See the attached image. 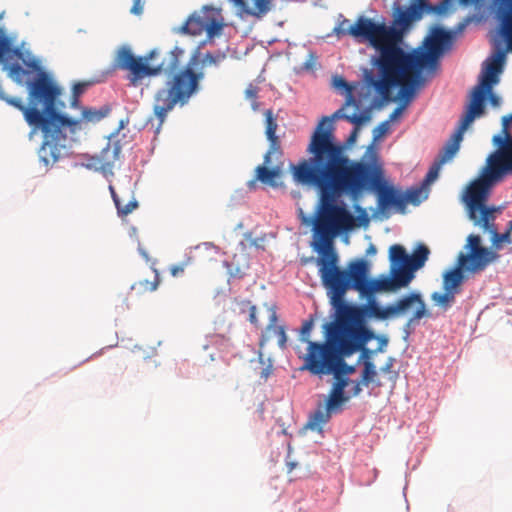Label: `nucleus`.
<instances>
[{
    "label": "nucleus",
    "instance_id": "obj_4",
    "mask_svg": "<svg viewBox=\"0 0 512 512\" xmlns=\"http://www.w3.org/2000/svg\"><path fill=\"white\" fill-rule=\"evenodd\" d=\"M156 50L150 51L144 57H135L129 47H121L115 57V66L121 70L129 71L128 80L132 86L141 84L145 77L157 76L161 73L168 75L163 88L154 96L153 112L162 124L167 114L179 104L183 106L198 91L199 83L204 77L202 71L195 72L193 66L198 61L194 55L188 64L180 68V60L184 51L174 47L157 66H150L148 62L156 57Z\"/></svg>",
    "mask_w": 512,
    "mask_h": 512
},
{
    "label": "nucleus",
    "instance_id": "obj_46",
    "mask_svg": "<svg viewBox=\"0 0 512 512\" xmlns=\"http://www.w3.org/2000/svg\"><path fill=\"white\" fill-rule=\"evenodd\" d=\"M109 191L111 193V197H112V199L114 201V204L116 205V201H120V199H119V197H118V195H117V193H116V191H115V189H114V187L112 185H109Z\"/></svg>",
    "mask_w": 512,
    "mask_h": 512
},
{
    "label": "nucleus",
    "instance_id": "obj_55",
    "mask_svg": "<svg viewBox=\"0 0 512 512\" xmlns=\"http://www.w3.org/2000/svg\"><path fill=\"white\" fill-rule=\"evenodd\" d=\"M29 66L34 68V69H39V66H38L37 62H35V61L30 63Z\"/></svg>",
    "mask_w": 512,
    "mask_h": 512
},
{
    "label": "nucleus",
    "instance_id": "obj_12",
    "mask_svg": "<svg viewBox=\"0 0 512 512\" xmlns=\"http://www.w3.org/2000/svg\"><path fill=\"white\" fill-rule=\"evenodd\" d=\"M392 318L401 317L412 313L411 317L405 324V328L409 329L419 322L422 318L430 317L427 310L426 303L419 292H410L400 298L394 303L390 304Z\"/></svg>",
    "mask_w": 512,
    "mask_h": 512
},
{
    "label": "nucleus",
    "instance_id": "obj_18",
    "mask_svg": "<svg viewBox=\"0 0 512 512\" xmlns=\"http://www.w3.org/2000/svg\"><path fill=\"white\" fill-rule=\"evenodd\" d=\"M343 110H344V107L335 111L333 113V115H331V116H323L316 127V129H317L320 126V124L324 121V119L327 118L322 126L323 130L325 131L328 128L330 129L331 134H332V143L334 145H338V146H339V144H336L334 142V134H333V130H334L333 120L334 119H345L346 121L355 125V128L353 129V131L351 132L350 136L347 139V142L350 144H352L356 141V138L358 136L359 126L370 120V115L367 112H364L362 114L353 113L352 115H348V114L343 113ZM340 147L343 149V147L341 145H340Z\"/></svg>",
    "mask_w": 512,
    "mask_h": 512
},
{
    "label": "nucleus",
    "instance_id": "obj_16",
    "mask_svg": "<svg viewBox=\"0 0 512 512\" xmlns=\"http://www.w3.org/2000/svg\"><path fill=\"white\" fill-rule=\"evenodd\" d=\"M498 150L491 154L487 159V167L499 178L512 173V137L503 139L497 135L493 138Z\"/></svg>",
    "mask_w": 512,
    "mask_h": 512
},
{
    "label": "nucleus",
    "instance_id": "obj_30",
    "mask_svg": "<svg viewBox=\"0 0 512 512\" xmlns=\"http://www.w3.org/2000/svg\"><path fill=\"white\" fill-rule=\"evenodd\" d=\"M455 295L452 291L444 290V293L434 292L431 299L437 305L447 308L455 301Z\"/></svg>",
    "mask_w": 512,
    "mask_h": 512
},
{
    "label": "nucleus",
    "instance_id": "obj_6",
    "mask_svg": "<svg viewBox=\"0 0 512 512\" xmlns=\"http://www.w3.org/2000/svg\"><path fill=\"white\" fill-rule=\"evenodd\" d=\"M465 249L468 251L459 253L456 266L443 275V289L452 291L454 294L460 292L466 273L482 272L500 257L497 252L482 246L481 237L476 234H470L467 237Z\"/></svg>",
    "mask_w": 512,
    "mask_h": 512
},
{
    "label": "nucleus",
    "instance_id": "obj_40",
    "mask_svg": "<svg viewBox=\"0 0 512 512\" xmlns=\"http://www.w3.org/2000/svg\"><path fill=\"white\" fill-rule=\"evenodd\" d=\"M512 122V115L505 116L502 119V133L503 139H508V137H512L511 133L509 132V125Z\"/></svg>",
    "mask_w": 512,
    "mask_h": 512
},
{
    "label": "nucleus",
    "instance_id": "obj_56",
    "mask_svg": "<svg viewBox=\"0 0 512 512\" xmlns=\"http://www.w3.org/2000/svg\"><path fill=\"white\" fill-rule=\"evenodd\" d=\"M451 1H452V0H442V2L445 4V6L447 7V9H449Z\"/></svg>",
    "mask_w": 512,
    "mask_h": 512
},
{
    "label": "nucleus",
    "instance_id": "obj_22",
    "mask_svg": "<svg viewBox=\"0 0 512 512\" xmlns=\"http://www.w3.org/2000/svg\"><path fill=\"white\" fill-rule=\"evenodd\" d=\"M342 332L348 336L356 335L360 338H367V340L363 343V345L359 348L358 351L361 352L359 357V362L362 361L363 363L365 361H371V357L373 354V351L366 347L367 343L375 338L374 332L369 329L368 327H344L342 326Z\"/></svg>",
    "mask_w": 512,
    "mask_h": 512
},
{
    "label": "nucleus",
    "instance_id": "obj_53",
    "mask_svg": "<svg viewBox=\"0 0 512 512\" xmlns=\"http://www.w3.org/2000/svg\"><path fill=\"white\" fill-rule=\"evenodd\" d=\"M386 344H387V339H385V338L381 339V344H380V346L378 347L377 351H382V350H383V349H382V346H383V345H386Z\"/></svg>",
    "mask_w": 512,
    "mask_h": 512
},
{
    "label": "nucleus",
    "instance_id": "obj_1",
    "mask_svg": "<svg viewBox=\"0 0 512 512\" xmlns=\"http://www.w3.org/2000/svg\"><path fill=\"white\" fill-rule=\"evenodd\" d=\"M324 122L311 136L307 152L312 157L292 166L296 182L313 185L320 191L319 209L314 222L315 234L322 242L321 257L317 261L320 277L332 263L334 268H339L338 255L332 246L333 237L340 231L352 229L355 224L353 215L344 204H337L336 199L349 195L357 200L361 189L359 182L349 174V157L344 149L332 143L330 129L323 130Z\"/></svg>",
    "mask_w": 512,
    "mask_h": 512
},
{
    "label": "nucleus",
    "instance_id": "obj_54",
    "mask_svg": "<svg viewBox=\"0 0 512 512\" xmlns=\"http://www.w3.org/2000/svg\"><path fill=\"white\" fill-rule=\"evenodd\" d=\"M246 93H247L248 97H255V95H256V92L254 90H251V89H248L246 91Z\"/></svg>",
    "mask_w": 512,
    "mask_h": 512
},
{
    "label": "nucleus",
    "instance_id": "obj_9",
    "mask_svg": "<svg viewBox=\"0 0 512 512\" xmlns=\"http://www.w3.org/2000/svg\"><path fill=\"white\" fill-rule=\"evenodd\" d=\"M505 56V51L500 50L491 57L481 82L472 91L470 103L460 120L463 123L470 126L476 117L484 113L487 93H490L492 86L498 82V74L502 71Z\"/></svg>",
    "mask_w": 512,
    "mask_h": 512
},
{
    "label": "nucleus",
    "instance_id": "obj_13",
    "mask_svg": "<svg viewBox=\"0 0 512 512\" xmlns=\"http://www.w3.org/2000/svg\"><path fill=\"white\" fill-rule=\"evenodd\" d=\"M351 396L347 393L329 391L324 406H319L309 417L306 427L311 430L321 431L323 425L329 422L333 414L342 411L343 405L350 400Z\"/></svg>",
    "mask_w": 512,
    "mask_h": 512
},
{
    "label": "nucleus",
    "instance_id": "obj_8",
    "mask_svg": "<svg viewBox=\"0 0 512 512\" xmlns=\"http://www.w3.org/2000/svg\"><path fill=\"white\" fill-rule=\"evenodd\" d=\"M498 179L500 178L494 175L490 168L486 166L482 175L473 180L465 190L463 201L467 208L468 217L475 226L479 223L487 224L489 216L498 211L497 208L486 206L490 188Z\"/></svg>",
    "mask_w": 512,
    "mask_h": 512
},
{
    "label": "nucleus",
    "instance_id": "obj_39",
    "mask_svg": "<svg viewBox=\"0 0 512 512\" xmlns=\"http://www.w3.org/2000/svg\"><path fill=\"white\" fill-rule=\"evenodd\" d=\"M191 263V258H187V260L183 263L172 265L170 267V273L173 277H178L182 275L185 271V268Z\"/></svg>",
    "mask_w": 512,
    "mask_h": 512
},
{
    "label": "nucleus",
    "instance_id": "obj_23",
    "mask_svg": "<svg viewBox=\"0 0 512 512\" xmlns=\"http://www.w3.org/2000/svg\"><path fill=\"white\" fill-rule=\"evenodd\" d=\"M495 214H491L489 216V221L487 224L479 223L476 226H479L483 229V231L488 232L491 235V241L495 248L499 249L500 244L503 242L511 243V232H512V221L508 222V227L506 231L503 233H499L497 227L495 226Z\"/></svg>",
    "mask_w": 512,
    "mask_h": 512
},
{
    "label": "nucleus",
    "instance_id": "obj_27",
    "mask_svg": "<svg viewBox=\"0 0 512 512\" xmlns=\"http://www.w3.org/2000/svg\"><path fill=\"white\" fill-rule=\"evenodd\" d=\"M20 54L18 48H13L11 39L6 35L4 29L0 28V62Z\"/></svg>",
    "mask_w": 512,
    "mask_h": 512
},
{
    "label": "nucleus",
    "instance_id": "obj_36",
    "mask_svg": "<svg viewBox=\"0 0 512 512\" xmlns=\"http://www.w3.org/2000/svg\"><path fill=\"white\" fill-rule=\"evenodd\" d=\"M115 206L117 208L118 215L120 217H125L138 207V202L135 198H133L126 205H122L121 201H116Z\"/></svg>",
    "mask_w": 512,
    "mask_h": 512
},
{
    "label": "nucleus",
    "instance_id": "obj_2",
    "mask_svg": "<svg viewBox=\"0 0 512 512\" xmlns=\"http://www.w3.org/2000/svg\"><path fill=\"white\" fill-rule=\"evenodd\" d=\"M348 23L347 19L343 20L335 28L336 34L367 40L379 53L375 64L381 78L372 82L377 93L384 100H390L391 88L399 87L400 105L389 116V121H394L424 84L422 71L437 68L439 58L452 45L453 35L450 31L435 27L421 46L405 52L400 47L402 35L397 30L374 25L364 16H360L353 25L345 28Z\"/></svg>",
    "mask_w": 512,
    "mask_h": 512
},
{
    "label": "nucleus",
    "instance_id": "obj_48",
    "mask_svg": "<svg viewBox=\"0 0 512 512\" xmlns=\"http://www.w3.org/2000/svg\"><path fill=\"white\" fill-rule=\"evenodd\" d=\"M316 61V57L314 55H310V61L305 63L306 68H311L312 64Z\"/></svg>",
    "mask_w": 512,
    "mask_h": 512
},
{
    "label": "nucleus",
    "instance_id": "obj_35",
    "mask_svg": "<svg viewBox=\"0 0 512 512\" xmlns=\"http://www.w3.org/2000/svg\"><path fill=\"white\" fill-rule=\"evenodd\" d=\"M330 375H332L334 377V382H333L332 387H331L330 390L336 391V392H339V393H346L345 392V388L350 383L349 377L338 375L335 372L331 373Z\"/></svg>",
    "mask_w": 512,
    "mask_h": 512
},
{
    "label": "nucleus",
    "instance_id": "obj_45",
    "mask_svg": "<svg viewBox=\"0 0 512 512\" xmlns=\"http://www.w3.org/2000/svg\"><path fill=\"white\" fill-rule=\"evenodd\" d=\"M388 123H389L388 121L382 122V123L377 127V129H376V130L378 131L379 135H382V134H384V133H386V132H387V130H388Z\"/></svg>",
    "mask_w": 512,
    "mask_h": 512
},
{
    "label": "nucleus",
    "instance_id": "obj_5",
    "mask_svg": "<svg viewBox=\"0 0 512 512\" xmlns=\"http://www.w3.org/2000/svg\"><path fill=\"white\" fill-rule=\"evenodd\" d=\"M347 168L350 176L355 178L361 186L359 196L365 190L374 191L377 194V204L380 210L385 211L390 207H395L400 211L405 210L406 200L403 193L385 180L383 167L377 162L375 152L372 153L370 162L349 159Z\"/></svg>",
    "mask_w": 512,
    "mask_h": 512
},
{
    "label": "nucleus",
    "instance_id": "obj_49",
    "mask_svg": "<svg viewBox=\"0 0 512 512\" xmlns=\"http://www.w3.org/2000/svg\"><path fill=\"white\" fill-rule=\"evenodd\" d=\"M79 105V97H75L74 95H72L71 97V106L72 107H78Z\"/></svg>",
    "mask_w": 512,
    "mask_h": 512
},
{
    "label": "nucleus",
    "instance_id": "obj_3",
    "mask_svg": "<svg viewBox=\"0 0 512 512\" xmlns=\"http://www.w3.org/2000/svg\"><path fill=\"white\" fill-rule=\"evenodd\" d=\"M429 248L419 244L408 255L405 248L394 244L389 248L390 277L369 279V264L364 259L350 262L347 269H326L321 277L330 302L335 308V320L344 327H367L366 316L380 320L392 318L390 304L380 307L374 299L376 292H397L408 287L415 271L428 260Z\"/></svg>",
    "mask_w": 512,
    "mask_h": 512
},
{
    "label": "nucleus",
    "instance_id": "obj_43",
    "mask_svg": "<svg viewBox=\"0 0 512 512\" xmlns=\"http://www.w3.org/2000/svg\"><path fill=\"white\" fill-rule=\"evenodd\" d=\"M353 384L354 385H353L352 393L350 396L356 397L362 392V387H361V385H363L362 379H360V381H353Z\"/></svg>",
    "mask_w": 512,
    "mask_h": 512
},
{
    "label": "nucleus",
    "instance_id": "obj_26",
    "mask_svg": "<svg viewBox=\"0 0 512 512\" xmlns=\"http://www.w3.org/2000/svg\"><path fill=\"white\" fill-rule=\"evenodd\" d=\"M233 311L237 314L248 313V320L254 325L258 324V319L256 317V306L252 305L249 300L235 299L233 302Z\"/></svg>",
    "mask_w": 512,
    "mask_h": 512
},
{
    "label": "nucleus",
    "instance_id": "obj_20",
    "mask_svg": "<svg viewBox=\"0 0 512 512\" xmlns=\"http://www.w3.org/2000/svg\"><path fill=\"white\" fill-rule=\"evenodd\" d=\"M241 17H265L275 6V0H229Z\"/></svg>",
    "mask_w": 512,
    "mask_h": 512
},
{
    "label": "nucleus",
    "instance_id": "obj_17",
    "mask_svg": "<svg viewBox=\"0 0 512 512\" xmlns=\"http://www.w3.org/2000/svg\"><path fill=\"white\" fill-rule=\"evenodd\" d=\"M491 12L500 23L507 49L512 52V0H488Z\"/></svg>",
    "mask_w": 512,
    "mask_h": 512
},
{
    "label": "nucleus",
    "instance_id": "obj_11",
    "mask_svg": "<svg viewBox=\"0 0 512 512\" xmlns=\"http://www.w3.org/2000/svg\"><path fill=\"white\" fill-rule=\"evenodd\" d=\"M447 11L448 9L442 1L433 5L427 0H412V3L406 9H398L397 15L394 19V26H387L385 23H375L372 19H368L374 25H383L386 28L395 29L403 36L404 30L407 29L412 22L420 20L424 12L444 14Z\"/></svg>",
    "mask_w": 512,
    "mask_h": 512
},
{
    "label": "nucleus",
    "instance_id": "obj_14",
    "mask_svg": "<svg viewBox=\"0 0 512 512\" xmlns=\"http://www.w3.org/2000/svg\"><path fill=\"white\" fill-rule=\"evenodd\" d=\"M468 127L469 125L463 123L462 121L459 122L456 131L447 141L442 151L440 152L438 158L427 172L423 180V186H428L431 183H433L438 178L441 167L456 155L460 148V143L463 139V134L468 129Z\"/></svg>",
    "mask_w": 512,
    "mask_h": 512
},
{
    "label": "nucleus",
    "instance_id": "obj_24",
    "mask_svg": "<svg viewBox=\"0 0 512 512\" xmlns=\"http://www.w3.org/2000/svg\"><path fill=\"white\" fill-rule=\"evenodd\" d=\"M271 164H263L256 168V179L262 182L263 184H268L272 187L277 186L276 179L280 177L281 168L279 166H275L273 168H269L268 166Z\"/></svg>",
    "mask_w": 512,
    "mask_h": 512
},
{
    "label": "nucleus",
    "instance_id": "obj_21",
    "mask_svg": "<svg viewBox=\"0 0 512 512\" xmlns=\"http://www.w3.org/2000/svg\"><path fill=\"white\" fill-rule=\"evenodd\" d=\"M265 117V135L269 141V149L265 154V164L270 163V158L276 156L277 158L282 156L281 141L276 135L278 128L277 119L271 109H267L264 112Z\"/></svg>",
    "mask_w": 512,
    "mask_h": 512
},
{
    "label": "nucleus",
    "instance_id": "obj_15",
    "mask_svg": "<svg viewBox=\"0 0 512 512\" xmlns=\"http://www.w3.org/2000/svg\"><path fill=\"white\" fill-rule=\"evenodd\" d=\"M109 111H110V109L107 107H103L101 109L83 108L82 116H81L80 120L70 118V120L76 121L77 124L76 125L65 124V125L61 126V134L63 135V138L49 142L51 145V148H53V149H51L52 151H51V156H50V157H53V160L52 159L46 160L43 157H40L41 161L44 162L45 165H49V164L55 163L58 160L59 155H60L59 147H63L64 142L66 140V134L64 133V128H69L70 131L74 133L76 130L81 128L82 122H85V123L99 122L100 120H102L103 118H105L108 115ZM67 118L69 119V117H67Z\"/></svg>",
    "mask_w": 512,
    "mask_h": 512
},
{
    "label": "nucleus",
    "instance_id": "obj_41",
    "mask_svg": "<svg viewBox=\"0 0 512 512\" xmlns=\"http://www.w3.org/2000/svg\"><path fill=\"white\" fill-rule=\"evenodd\" d=\"M88 85V82H78L74 84L72 89V95H74L75 97H80L85 92Z\"/></svg>",
    "mask_w": 512,
    "mask_h": 512
},
{
    "label": "nucleus",
    "instance_id": "obj_29",
    "mask_svg": "<svg viewBox=\"0 0 512 512\" xmlns=\"http://www.w3.org/2000/svg\"><path fill=\"white\" fill-rule=\"evenodd\" d=\"M159 283H160L159 275L156 271H154V276H153L152 280H148V279L139 280L132 285V289H136L142 293L153 292L157 289Z\"/></svg>",
    "mask_w": 512,
    "mask_h": 512
},
{
    "label": "nucleus",
    "instance_id": "obj_57",
    "mask_svg": "<svg viewBox=\"0 0 512 512\" xmlns=\"http://www.w3.org/2000/svg\"><path fill=\"white\" fill-rule=\"evenodd\" d=\"M123 127H124V123H123V121H121L120 128H123Z\"/></svg>",
    "mask_w": 512,
    "mask_h": 512
},
{
    "label": "nucleus",
    "instance_id": "obj_44",
    "mask_svg": "<svg viewBox=\"0 0 512 512\" xmlns=\"http://www.w3.org/2000/svg\"><path fill=\"white\" fill-rule=\"evenodd\" d=\"M487 96H489L490 103L493 106H498L499 105L500 98L497 95L493 94L492 90L490 91V93H487Z\"/></svg>",
    "mask_w": 512,
    "mask_h": 512
},
{
    "label": "nucleus",
    "instance_id": "obj_25",
    "mask_svg": "<svg viewBox=\"0 0 512 512\" xmlns=\"http://www.w3.org/2000/svg\"><path fill=\"white\" fill-rule=\"evenodd\" d=\"M121 144L119 141L109 142L107 146L101 151L103 160L102 168L112 166L116 160L119 159L121 153Z\"/></svg>",
    "mask_w": 512,
    "mask_h": 512
},
{
    "label": "nucleus",
    "instance_id": "obj_37",
    "mask_svg": "<svg viewBox=\"0 0 512 512\" xmlns=\"http://www.w3.org/2000/svg\"><path fill=\"white\" fill-rule=\"evenodd\" d=\"M226 58V55L224 53H210L207 52L202 60L203 65H219L224 59Z\"/></svg>",
    "mask_w": 512,
    "mask_h": 512
},
{
    "label": "nucleus",
    "instance_id": "obj_33",
    "mask_svg": "<svg viewBox=\"0 0 512 512\" xmlns=\"http://www.w3.org/2000/svg\"><path fill=\"white\" fill-rule=\"evenodd\" d=\"M423 191H422V188H419V187H414V188H410L408 189L404 195V199L406 200V204L407 203H411L413 205H418L421 203V201L426 198V196L423 197Z\"/></svg>",
    "mask_w": 512,
    "mask_h": 512
},
{
    "label": "nucleus",
    "instance_id": "obj_50",
    "mask_svg": "<svg viewBox=\"0 0 512 512\" xmlns=\"http://www.w3.org/2000/svg\"><path fill=\"white\" fill-rule=\"evenodd\" d=\"M392 362H393V359H390L389 362L384 367H382L381 370L383 372H389L390 368L392 367Z\"/></svg>",
    "mask_w": 512,
    "mask_h": 512
},
{
    "label": "nucleus",
    "instance_id": "obj_7",
    "mask_svg": "<svg viewBox=\"0 0 512 512\" xmlns=\"http://www.w3.org/2000/svg\"><path fill=\"white\" fill-rule=\"evenodd\" d=\"M324 328L325 340L309 342L300 368L319 377L333 373L341 344L347 339V335L342 332V326L336 320L326 323Z\"/></svg>",
    "mask_w": 512,
    "mask_h": 512
},
{
    "label": "nucleus",
    "instance_id": "obj_10",
    "mask_svg": "<svg viewBox=\"0 0 512 512\" xmlns=\"http://www.w3.org/2000/svg\"><path fill=\"white\" fill-rule=\"evenodd\" d=\"M223 26L221 10L212 6H204L200 11L194 12L179 28V31L194 36L205 32L211 39L220 34Z\"/></svg>",
    "mask_w": 512,
    "mask_h": 512
},
{
    "label": "nucleus",
    "instance_id": "obj_51",
    "mask_svg": "<svg viewBox=\"0 0 512 512\" xmlns=\"http://www.w3.org/2000/svg\"><path fill=\"white\" fill-rule=\"evenodd\" d=\"M368 255H374L376 253V247L374 245H370L366 251Z\"/></svg>",
    "mask_w": 512,
    "mask_h": 512
},
{
    "label": "nucleus",
    "instance_id": "obj_34",
    "mask_svg": "<svg viewBox=\"0 0 512 512\" xmlns=\"http://www.w3.org/2000/svg\"><path fill=\"white\" fill-rule=\"evenodd\" d=\"M9 76L15 81L17 84H23V77L27 74V71L21 67L20 64L14 63L8 67Z\"/></svg>",
    "mask_w": 512,
    "mask_h": 512
},
{
    "label": "nucleus",
    "instance_id": "obj_42",
    "mask_svg": "<svg viewBox=\"0 0 512 512\" xmlns=\"http://www.w3.org/2000/svg\"><path fill=\"white\" fill-rule=\"evenodd\" d=\"M131 13L135 15H140L143 12V3L142 0H133V5L131 7Z\"/></svg>",
    "mask_w": 512,
    "mask_h": 512
},
{
    "label": "nucleus",
    "instance_id": "obj_32",
    "mask_svg": "<svg viewBox=\"0 0 512 512\" xmlns=\"http://www.w3.org/2000/svg\"><path fill=\"white\" fill-rule=\"evenodd\" d=\"M376 376L377 371L374 363L372 361H365L363 364V371L361 374L363 385L368 386L371 382L375 380Z\"/></svg>",
    "mask_w": 512,
    "mask_h": 512
},
{
    "label": "nucleus",
    "instance_id": "obj_28",
    "mask_svg": "<svg viewBox=\"0 0 512 512\" xmlns=\"http://www.w3.org/2000/svg\"><path fill=\"white\" fill-rule=\"evenodd\" d=\"M271 310H272V312H271V315H270L269 325H268L267 328L269 330H272L273 333L276 335L277 341H278V345L281 348H285L286 342H287V336H286V332H285V327L284 326L276 325L277 314H276L275 309L272 308Z\"/></svg>",
    "mask_w": 512,
    "mask_h": 512
},
{
    "label": "nucleus",
    "instance_id": "obj_19",
    "mask_svg": "<svg viewBox=\"0 0 512 512\" xmlns=\"http://www.w3.org/2000/svg\"><path fill=\"white\" fill-rule=\"evenodd\" d=\"M366 340L367 338H360L356 335L353 336V334L348 336L346 341H343L341 344L340 354L333 369V373L335 372L345 377L354 374L355 366L349 365L345 359L358 352L359 348Z\"/></svg>",
    "mask_w": 512,
    "mask_h": 512
},
{
    "label": "nucleus",
    "instance_id": "obj_38",
    "mask_svg": "<svg viewBox=\"0 0 512 512\" xmlns=\"http://www.w3.org/2000/svg\"><path fill=\"white\" fill-rule=\"evenodd\" d=\"M313 319H309V320H306L302 327H301V331H300V334H301V341L306 343L307 346H309V342H313L311 339H310V332L313 328Z\"/></svg>",
    "mask_w": 512,
    "mask_h": 512
},
{
    "label": "nucleus",
    "instance_id": "obj_31",
    "mask_svg": "<svg viewBox=\"0 0 512 512\" xmlns=\"http://www.w3.org/2000/svg\"><path fill=\"white\" fill-rule=\"evenodd\" d=\"M333 86L337 89H345L347 92L346 101L344 104V108L350 105H355V100L353 98L351 87L347 83V81L341 76L333 77Z\"/></svg>",
    "mask_w": 512,
    "mask_h": 512
},
{
    "label": "nucleus",
    "instance_id": "obj_47",
    "mask_svg": "<svg viewBox=\"0 0 512 512\" xmlns=\"http://www.w3.org/2000/svg\"><path fill=\"white\" fill-rule=\"evenodd\" d=\"M286 465H287V472L288 473H291L298 466V464L296 462H293V461H288L286 463Z\"/></svg>",
    "mask_w": 512,
    "mask_h": 512
},
{
    "label": "nucleus",
    "instance_id": "obj_52",
    "mask_svg": "<svg viewBox=\"0 0 512 512\" xmlns=\"http://www.w3.org/2000/svg\"><path fill=\"white\" fill-rule=\"evenodd\" d=\"M356 210L361 212L364 215L365 221L368 222V218H367V216L365 214V210L362 209L360 206H356Z\"/></svg>",
    "mask_w": 512,
    "mask_h": 512
}]
</instances>
